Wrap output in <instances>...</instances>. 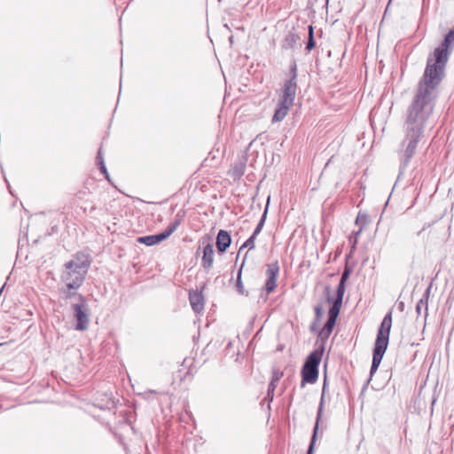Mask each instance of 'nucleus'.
I'll use <instances>...</instances> for the list:
<instances>
[{
    "label": "nucleus",
    "instance_id": "29",
    "mask_svg": "<svg viewBox=\"0 0 454 454\" xmlns=\"http://www.w3.org/2000/svg\"><path fill=\"white\" fill-rule=\"evenodd\" d=\"M361 221H364L365 222L366 221V215L365 214H362V213H359L356 219V223L358 224Z\"/></svg>",
    "mask_w": 454,
    "mask_h": 454
},
{
    "label": "nucleus",
    "instance_id": "21",
    "mask_svg": "<svg viewBox=\"0 0 454 454\" xmlns=\"http://www.w3.org/2000/svg\"><path fill=\"white\" fill-rule=\"evenodd\" d=\"M27 234H24L22 238L19 240V249H18V255L19 256H25V258H27V254H26V245H27Z\"/></svg>",
    "mask_w": 454,
    "mask_h": 454
},
{
    "label": "nucleus",
    "instance_id": "2",
    "mask_svg": "<svg viewBox=\"0 0 454 454\" xmlns=\"http://www.w3.org/2000/svg\"><path fill=\"white\" fill-rule=\"evenodd\" d=\"M89 266L90 262L87 256L82 254H76L65 264L62 280L68 289H77L82 284Z\"/></svg>",
    "mask_w": 454,
    "mask_h": 454
},
{
    "label": "nucleus",
    "instance_id": "26",
    "mask_svg": "<svg viewBox=\"0 0 454 454\" xmlns=\"http://www.w3.org/2000/svg\"><path fill=\"white\" fill-rule=\"evenodd\" d=\"M277 385H278V382H274V381L270 380V383L269 388H268V394H267V397L270 399V401L273 400V393L275 391V388L277 387Z\"/></svg>",
    "mask_w": 454,
    "mask_h": 454
},
{
    "label": "nucleus",
    "instance_id": "24",
    "mask_svg": "<svg viewBox=\"0 0 454 454\" xmlns=\"http://www.w3.org/2000/svg\"><path fill=\"white\" fill-rule=\"evenodd\" d=\"M425 307L426 311H427V296L426 299H420L416 306V311L418 315L421 314L422 308Z\"/></svg>",
    "mask_w": 454,
    "mask_h": 454
},
{
    "label": "nucleus",
    "instance_id": "7",
    "mask_svg": "<svg viewBox=\"0 0 454 454\" xmlns=\"http://www.w3.org/2000/svg\"><path fill=\"white\" fill-rule=\"evenodd\" d=\"M327 301L332 302V307L329 309L328 319L324 328L319 333V336L322 339H327L332 333L342 304L341 301L333 300L332 297H328Z\"/></svg>",
    "mask_w": 454,
    "mask_h": 454
},
{
    "label": "nucleus",
    "instance_id": "12",
    "mask_svg": "<svg viewBox=\"0 0 454 454\" xmlns=\"http://www.w3.org/2000/svg\"><path fill=\"white\" fill-rule=\"evenodd\" d=\"M214 254H215V252H214L213 245L210 243H207L203 248V256H202V262H201L202 267L204 268V270L207 272H208L213 266Z\"/></svg>",
    "mask_w": 454,
    "mask_h": 454
},
{
    "label": "nucleus",
    "instance_id": "16",
    "mask_svg": "<svg viewBox=\"0 0 454 454\" xmlns=\"http://www.w3.org/2000/svg\"><path fill=\"white\" fill-rule=\"evenodd\" d=\"M291 106H292L288 104H283V102L279 101L278 108L275 110L272 117V122L281 121L286 116Z\"/></svg>",
    "mask_w": 454,
    "mask_h": 454
},
{
    "label": "nucleus",
    "instance_id": "10",
    "mask_svg": "<svg viewBox=\"0 0 454 454\" xmlns=\"http://www.w3.org/2000/svg\"><path fill=\"white\" fill-rule=\"evenodd\" d=\"M278 271L279 266L278 262L268 264L266 270L267 279L264 285V290L266 291L267 294H270L275 290L277 286Z\"/></svg>",
    "mask_w": 454,
    "mask_h": 454
},
{
    "label": "nucleus",
    "instance_id": "9",
    "mask_svg": "<svg viewBox=\"0 0 454 454\" xmlns=\"http://www.w3.org/2000/svg\"><path fill=\"white\" fill-rule=\"evenodd\" d=\"M72 308L76 319L75 329L79 331L86 330L90 322L86 305L84 303H76L73 304Z\"/></svg>",
    "mask_w": 454,
    "mask_h": 454
},
{
    "label": "nucleus",
    "instance_id": "25",
    "mask_svg": "<svg viewBox=\"0 0 454 454\" xmlns=\"http://www.w3.org/2000/svg\"><path fill=\"white\" fill-rule=\"evenodd\" d=\"M236 287H237V291L240 294H245L244 286H243V284H242V281H241V269H239V270L238 272Z\"/></svg>",
    "mask_w": 454,
    "mask_h": 454
},
{
    "label": "nucleus",
    "instance_id": "30",
    "mask_svg": "<svg viewBox=\"0 0 454 454\" xmlns=\"http://www.w3.org/2000/svg\"><path fill=\"white\" fill-rule=\"evenodd\" d=\"M99 166H100L101 172L104 173L107 176L106 168L105 166V163H104L103 160H101V161L99 162Z\"/></svg>",
    "mask_w": 454,
    "mask_h": 454
},
{
    "label": "nucleus",
    "instance_id": "13",
    "mask_svg": "<svg viewBox=\"0 0 454 454\" xmlns=\"http://www.w3.org/2000/svg\"><path fill=\"white\" fill-rule=\"evenodd\" d=\"M189 301L192 309L199 313L204 309V298L201 292L192 291L189 294Z\"/></svg>",
    "mask_w": 454,
    "mask_h": 454
},
{
    "label": "nucleus",
    "instance_id": "22",
    "mask_svg": "<svg viewBox=\"0 0 454 454\" xmlns=\"http://www.w3.org/2000/svg\"><path fill=\"white\" fill-rule=\"evenodd\" d=\"M315 47V41L313 36V27L309 26V41L306 45L307 51H311Z\"/></svg>",
    "mask_w": 454,
    "mask_h": 454
},
{
    "label": "nucleus",
    "instance_id": "20",
    "mask_svg": "<svg viewBox=\"0 0 454 454\" xmlns=\"http://www.w3.org/2000/svg\"><path fill=\"white\" fill-rule=\"evenodd\" d=\"M268 201H270V198H268ZM268 205H269V202H267L266 207H265L264 212L261 217V220L258 223L255 230L254 231V232L252 234V235H254L255 237H257L259 235V233L262 231V230L263 228V225H264V223H265V220L267 217V213H268Z\"/></svg>",
    "mask_w": 454,
    "mask_h": 454
},
{
    "label": "nucleus",
    "instance_id": "15",
    "mask_svg": "<svg viewBox=\"0 0 454 454\" xmlns=\"http://www.w3.org/2000/svg\"><path fill=\"white\" fill-rule=\"evenodd\" d=\"M350 272H351V270L348 267H346L344 269V270L341 274L340 283L337 286L336 296L333 300L342 302L344 293H345V284H346V281L348 280V278H349Z\"/></svg>",
    "mask_w": 454,
    "mask_h": 454
},
{
    "label": "nucleus",
    "instance_id": "5",
    "mask_svg": "<svg viewBox=\"0 0 454 454\" xmlns=\"http://www.w3.org/2000/svg\"><path fill=\"white\" fill-rule=\"evenodd\" d=\"M320 361L321 354H319L317 350L309 355L301 370V387H304L305 383L312 384L317 381Z\"/></svg>",
    "mask_w": 454,
    "mask_h": 454
},
{
    "label": "nucleus",
    "instance_id": "3",
    "mask_svg": "<svg viewBox=\"0 0 454 454\" xmlns=\"http://www.w3.org/2000/svg\"><path fill=\"white\" fill-rule=\"evenodd\" d=\"M392 326V312H388L383 318L380 329L378 331L373 356L372 363L371 366V375H372L381 363L383 356L388 345L389 333Z\"/></svg>",
    "mask_w": 454,
    "mask_h": 454
},
{
    "label": "nucleus",
    "instance_id": "4",
    "mask_svg": "<svg viewBox=\"0 0 454 454\" xmlns=\"http://www.w3.org/2000/svg\"><path fill=\"white\" fill-rule=\"evenodd\" d=\"M453 49L454 26L453 28L447 33L442 43L428 56L427 65L435 67L438 70L440 68L445 73L446 65Z\"/></svg>",
    "mask_w": 454,
    "mask_h": 454
},
{
    "label": "nucleus",
    "instance_id": "8",
    "mask_svg": "<svg viewBox=\"0 0 454 454\" xmlns=\"http://www.w3.org/2000/svg\"><path fill=\"white\" fill-rule=\"evenodd\" d=\"M178 225H179V222L175 221L174 223H170L168 226V228L161 233H159L156 235L139 237L137 239V241L139 243L145 244L146 246L156 245V244L167 239L176 230Z\"/></svg>",
    "mask_w": 454,
    "mask_h": 454
},
{
    "label": "nucleus",
    "instance_id": "1",
    "mask_svg": "<svg viewBox=\"0 0 454 454\" xmlns=\"http://www.w3.org/2000/svg\"><path fill=\"white\" fill-rule=\"evenodd\" d=\"M445 73L440 68L427 65L424 74L418 84L417 92L407 108L403 124L405 132L402 142L405 168L416 152L418 143L422 138L425 129L432 117L435 100L438 96V87L444 78Z\"/></svg>",
    "mask_w": 454,
    "mask_h": 454
},
{
    "label": "nucleus",
    "instance_id": "17",
    "mask_svg": "<svg viewBox=\"0 0 454 454\" xmlns=\"http://www.w3.org/2000/svg\"><path fill=\"white\" fill-rule=\"evenodd\" d=\"M297 40L298 37L294 33H288L282 42V48L285 50H290L294 48Z\"/></svg>",
    "mask_w": 454,
    "mask_h": 454
},
{
    "label": "nucleus",
    "instance_id": "32",
    "mask_svg": "<svg viewBox=\"0 0 454 454\" xmlns=\"http://www.w3.org/2000/svg\"><path fill=\"white\" fill-rule=\"evenodd\" d=\"M97 159L98 160V163L101 161V160H103V157L101 155V150L98 151Z\"/></svg>",
    "mask_w": 454,
    "mask_h": 454
},
{
    "label": "nucleus",
    "instance_id": "28",
    "mask_svg": "<svg viewBox=\"0 0 454 454\" xmlns=\"http://www.w3.org/2000/svg\"><path fill=\"white\" fill-rule=\"evenodd\" d=\"M362 230H363V227H360V229H359L357 231H356V232L354 233V239H353V241H352V247H356V243H357V240H358V236L360 235V233H361Z\"/></svg>",
    "mask_w": 454,
    "mask_h": 454
},
{
    "label": "nucleus",
    "instance_id": "31",
    "mask_svg": "<svg viewBox=\"0 0 454 454\" xmlns=\"http://www.w3.org/2000/svg\"><path fill=\"white\" fill-rule=\"evenodd\" d=\"M315 313L317 317H320L322 314V309L319 306L315 307Z\"/></svg>",
    "mask_w": 454,
    "mask_h": 454
},
{
    "label": "nucleus",
    "instance_id": "27",
    "mask_svg": "<svg viewBox=\"0 0 454 454\" xmlns=\"http://www.w3.org/2000/svg\"><path fill=\"white\" fill-rule=\"evenodd\" d=\"M283 373L278 370L273 371L271 380L274 382H278Z\"/></svg>",
    "mask_w": 454,
    "mask_h": 454
},
{
    "label": "nucleus",
    "instance_id": "23",
    "mask_svg": "<svg viewBox=\"0 0 454 454\" xmlns=\"http://www.w3.org/2000/svg\"><path fill=\"white\" fill-rule=\"evenodd\" d=\"M255 239L256 237L254 235H252L244 244L243 246L240 247L239 251V254H240L241 250L244 248V247H248L249 249H254V241H255Z\"/></svg>",
    "mask_w": 454,
    "mask_h": 454
},
{
    "label": "nucleus",
    "instance_id": "33",
    "mask_svg": "<svg viewBox=\"0 0 454 454\" xmlns=\"http://www.w3.org/2000/svg\"><path fill=\"white\" fill-rule=\"evenodd\" d=\"M403 302H401V303H400V308H403Z\"/></svg>",
    "mask_w": 454,
    "mask_h": 454
},
{
    "label": "nucleus",
    "instance_id": "11",
    "mask_svg": "<svg viewBox=\"0 0 454 454\" xmlns=\"http://www.w3.org/2000/svg\"><path fill=\"white\" fill-rule=\"evenodd\" d=\"M325 388H326V383L325 381L324 385H323V389H322L321 400H320V403H319V407H318V411H317V422H316V425H315V427H314L313 435H312L311 442H310V444L309 446L307 454H313V451H314V444H315V442H316V439H317V430H318V422H319V419L321 418V414H322V411H323V406H324Z\"/></svg>",
    "mask_w": 454,
    "mask_h": 454
},
{
    "label": "nucleus",
    "instance_id": "19",
    "mask_svg": "<svg viewBox=\"0 0 454 454\" xmlns=\"http://www.w3.org/2000/svg\"><path fill=\"white\" fill-rule=\"evenodd\" d=\"M268 201H270V198H268ZM268 205H269V202H267L266 207H265L264 212L261 217V220L258 223L255 230L254 231V232L252 234V235H254L255 237H257L259 235V233L262 231V230L263 228V225H264V223H265V220L267 217V213H268Z\"/></svg>",
    "mask_w": 454,
    "mask_h": 454
},
{
    "label": "nucleus",
    "instance_id": "6",
    "mask_svg": "<svg viewBox=\"0 0 454 454\" xmlns=\"http://www.w3.org/2000/svg\"><path fill=\"white\" fill-rule=\"evenodd\" d=\"M290 78L284 83L279 101L293 106L297 90V65L295 61L290 65Z\"/></svg>",
    "mask_w": 454,
    "mask_h": 454
},
{
    "label": "nucleus",
    "instance_id": "14",
    "mask_svg": "<svg viewBox=\"0 0 454 454\" xmlns=\"http://www.w3.org/2000/svg\"><path fill=\"white\" fill-rule=\"evenodd\" d=\"M231 243V238L228 231L220 230L216 237V247L220 253L227 250Z\"/></svg>",
    "mask_w": 454,
    "mask_h": 454
},
{
    "label": "nucleus",
    "instance_id": "18",
    "mask_svg": "<svg viewBox=\"0 0 454 454\" xmlns=\"http://www.w3.org/2000/svg\"><path fill=\"white\" fill-rule=\"evenodd\" d=\"M268 201H270V198H268ZM268 205H269V202H267L266 207H265L264 212L261 217V220L258 223L255 230L254 231V232L252 234V235H254L255 237H257L259 235V233L262 231V230L263 228V225H264V223H265V220L267 217V213H268Z\"/></svg>",
    "mask_w": 454,
    "mask_h": 454
}]
</instances>
